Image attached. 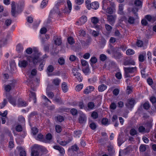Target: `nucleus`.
<instances>
[{
	"instance_id": "1",
	"label": "nucleus",
	"mask_w": 156,
	"mask_h": 156,
	"mask_svg": "<svg viewBox=\"0 0 156 156\" xmlns=\"http://www.w3.org/2000/svg\"><path fill=\"white\" fill-rule=\"evenodd\" d=\"M26 57L27 60L23 59L19 61V66L22 68L26 67L28 64V62H32L34 64H37L39 61V56L37 55L33 54L31 55H26Z\"/></svg>"
},
{
	"instance_id": "2",
	"label": "nucleus",
	"mask_w": 156,
	"mask_h": 156,
	"mask_svg": "<svg viewBox=\"0 0 156 156\" xmlns=\"http://www.w3.org/2000/svg\"><path fill=\"white\" fill-rule=\"evenodd\" d=\"M24 6V1L23 0H20L18 3L16 7L15 3L14 2H12L11 13L12 16H16L19 14L23 10V8Z\"/></svg>"
},
{
	"instance_id": "3",
	"label": "nucleus",
	"mask_w": 156,
	"mask_h": 156,
	"mask_svg": "<svg viewBox=\"0 0 156 156\" xmlns=\"http://www.w3.org/2000/svg\"><path fill=\"white\" fill-rule=\"evenodd\" d=\"M138 9L135 7L133 8L132 10L133 13L135 15V18L132 17L131 16H128V19H127L125 16H123L120 19L121 21H124L126 23H129V24H133L135 23L136 19L138 18L137 12L138 11Z\"/></svg>"
},
{
	"instance_id": "4",
	"label": "nucleus",
	"mask_w": 156,
	"mask_h": 156,
	"mask_svg": "<svg viewBox=\"0 0 156 156\" xmlns=\"http://www.w3.org/2000/svg\"><path fill=\"white\" fill-rule=\"evenodd\" d=\"M125 71V76L126 77H130L133 76L136 73L137 68L136 67H124Z\"/></svg>"
},
{
	"instance_id": "5",
	"label": "nucleus",
	"mask_w": 156,
	"mask_h": 156,
	"mask_svg": "<svg viewBox=\"0 0 156 156\" xmlns=\"http://www.w3.org/2000/svg\"><path fill=\"white\" fill-rule=\"evenodd\" d=\"M107 52L109 54H111L112 56L116 59H119L121 56V54L119 52L115 51V50H108Z\"/></svg>"
},
{
	"instance_id": "6",
	"label": "nucleus",
	"mask_w": 156,
	"mask_h": 156,
	"mask_svg": "<svg viewBox=\"0 0 156 156\" xmlns=\"http://www.w3.org/2000/svg\"><path fill=\"white\" fill-rule=\"evenodd\" d=\"M90 20L92 23L94 25V26L92 27L98 29H101V27L99 26L96 25L99 21L98 18L96 16L92 17H91Z\"/></svg>"
},
{
	"instance_id": "7",
	"label": "nucleus",
	"mask_w": 156,
	"mask_h": 156,
	"mask_svg": "<svg viewBox=\"0 0 156 156\" xmlns=\"http://www.w3.org/2000/svg\"><path fill=\"white\" fill-rule=\"evenodd\" d=\"M136 103V102L133 98H131L127 100L125 105L126 107L129 109H131L134 107Z\"/></svg>"
},
{
	"instance_id": "8",
	"label": "nucleus",
	"mask_w": 156,
	"mask_h": 156,
	"mask_svg": "<svg viewBox=\"0 0 156 156\" xmlns=\"http://www.w3.org/2000/svg\"><path fill=\"white\" fill-rule=\"evenodd\" d=\"M34 55H37L39 56V61H39L41 62L39 67V69L40 71L42 70L43 69V67H44V65L45 64V60L44 59V58H43V59H40L39 58V54H34Z\"/></svg>"
},
{
	"instance_id": "9",
	"label": "nucleus",
	"mask_w": 156,
	"mask_h": 156,
	"mask_svg": "<svg viewBox=\"0 0 156 156\" xmlns=\"http://www.w3.org/2000/svg\"><path fill=\"white\" fill-rule=\"evenodd\" d=\"M53 43L56 45H60L62 43V41L60 37L55 36H54L53 39Z\"/></svg>"
},
{
	"instance_id": "10",
	"label": "nucleus",
	"mask_w": 156,
	"mask_h": 156,
	"mask_svg": "<svg viewBox=\"0 0 156 156\" xmlns=\"http://www.w3.org/2000/svg\"><path fill=\"white\" fill-rule=\"evenodd\" d=\"M67 5L69 10L67 8H66L64 10H62V12L64 13L68 12L69 13L72 10V5L70 1L69 0H68L67 1Z\"/></svg>"
},
{
	"instance_id": "11",
	"label": "nucleus",
	"mask_w": 156,
	"mask_h": 156,
	"mask_svg": "<svg viewBox=\"0 0 156 156\" xmlns=\"http://www.w3.org/2000/svg\"><path fill=\"white\" fill-rule=\"evenodd\" d=\"M33 147L31 148L32 152L31 153V156H38L39 155V152L37 150L39 151L38 147Z\"/></svg>"
},
{
	"instance_id": "12",
	"label": "nucleus",
	"mask_w": 156,
	"mask_h": 156,
	"mask_svg": "<svg viewBox=\"0 0 156 156\" xmlns=\"http://www.w3.org/2000/svg\"><path fill=\"white\" fill-rule=\"evenodd\" d=\"M94 89V87L91 86L87 87L83 91V93L85 94H87L91 92Z\"/></svg>"
},
{
	"instance_id": "13",
	"label": "nucleus",
	"mask_w": 156,
	"mask_h": 156,
	"mask_svg": "<svg viewBox=\"0 0 156 156\" xmlns=\"http://www.w3.org/2000/svg\"><path fill=\"white\" fill-rule=\"evenodd\" d=\"M52 139V136L50 133H48L46 135L45 138H44L43 142L50 143Z\"/></svg>"
},
{
	"instance_id": "14",
	"label": "nucleus",
	"mask_w": 156,
	"mask_h": 156,
	"mask_svg": "<svg viewBox=\"0 0 156 156\" xmlns=\"http://www.w3.org/2000/svg\"><path fill=\"white\" fill-rule=\"evenodd\" d=\"M28 105V104L22 100L21 99H18L17 101V106L19 107H25Z\"/></svg>"
},
{
	"instance_id": "15",
	"label": "nucleus",
	"mask_w": 156,
	"mask_h": 156,
	"mask_svg": "<svg viewBox=\"0 0 156 156\" xmlns=\"http://www.w3.org/2000/svg\"><path fill=\"white\" fill-rule=\"evenodd\" d=\"M87 19L86 16H83L81 17L78 22H77L76 23V24H77L79 23V25H81L84 24L87 21Z\"/></svg>"
},
{
	"instance_id": "16",
	"label": "nucleus",
	"mask_w": 156,
	"mask_h": 156,
	"mask_svg": "<svg viewBox=\"0 0 156 156\" xmlns=\"http://www.w3.org/2000/svg\"><path fill=\"white\" fill-rule=\"evenodd\" d=\"M37 73V71L36 69H33L30 72H28L27 75L30 79H31Z\"/></svg>"
},
{
	"instance_id": "17",
	"label": "nucleus",
	"mask_w": 156,
	"mask_h": 156,
	"mask_svg": "<svg viewBox=\"0 0 156 156\" xmlns=\"http://www.w3.org/2000/svg\"><path fill=\"white\" fill-rule=\"evenodd\" d=\"M99 6V4L97 2H94L90 4V9L92 8L93 9H97Z\"/></svg>"
},
{
	"instance_id": "18",
	"label": "nucleus",
	"mask_w": 156,
	"mask_h": 156,
	"mask_svg": "<svg viewBox=\"0 0 156 156\" xmlns=\"http://www.w3.org/2000/svg\"><path fill=\"white\" fill-rule=\"evenodd\" d=\"M145 18L148 21L152 23L154 22L156 20V17L148 15L145 16Z\"/></svg>"
},
{
	"instance_id": "19",
	"label": "nucleus",
	"mask_w": 156,
	"mask_h": 156,
	"mask_svg": "<svg viewBox=\"0 0 156 156\" xmlns=\"http://www.w3.org/2000/svg\"><path fill=\"white\" fill-rule=\"evenodd\" d=\"M87 118L85 115L84 114H81L79 118V121L80 123H83L86 122Z\"/></svg>"
},
{
	"instance_id": "20",
	"label": "nucleus",
	"mask_w": 156,
	"mask_h": 156,
	"mask_svg": "<svg viewBox=\"0 0 156 156\" xmlns=\"http://www.w3.org/2000/svg\"><path fill=\"white\" fill-rule=\"evenodd\" d=\"M76 34L78 36H84L86 34L85 31L82 29H79L76 32Z\"/></svg>"
},
{
	"instance_id": "21",
	"label": "nucleus",
	"mask_w": 156,
	"mask_h": 156,
	"mask_svg": "<svg viewBox=\"0 0 156 156\" xmlns=\"http://www.w3.org/2000/svg\"><path fill=\"white\" fill-rule=\"evenodd\" d=\"M14 86L12 84H8L5 86L4 89L6 92H9L14 87Z\"/></svg>"
},
{
	"instance_id": "22",
	"label": "nucleus",
	"mask_w": 156,
	"mask_h": 156,
	"mask_svg": "<svg viewBox=\"0 0 156 156\" xmlns=\"http://www.w3.org/2000/svg\"><path fill=\"white\" fill-rule=\"evenodd\" d=\"M107 19L109 23L111 25L113 24L115 22V18L112 15H108Z\"/></svg>"
},
{
	"instance_id": "23",
	"label": "nucleus",
	"mask_w": 156,
	"mask_h": 156,
	"mask_svg": "<svg viewBox=\"0 0 156 156\" xmlns=\"http://www.w3.org/2000/svg\"><path fill=\"white\" fill-rule=\"evenodd\" d=\"M29 97L31 98H32L33 100H34V103H35L36 102V96L34 93L32 92L31 91H30L29 92Z\"/></svg>"
},
{
	"instance_id": "24",
	"label": "nucleus",
	"mask_w": 156,
	"mask_h": 156,
	"mask_svg": "<svg viewBox=\"0 0 156 156\" xmlns=\"http://www.w3.org/2000/svg\"><path fill=\"white\" fill-rule=\"evenodd\" d=\"M17 149L20 151V156H26V153L25 150L22 147H20L17 148Z\"/></svg>"
},
{
	"instance_id": "25",
	"label": "nucleus",
	"mask_w": 156,
	"mask_h": 156,
	"mask_svg": "<svg viewBox=\"0 0 156 156\" xmlns=\"http://www.w3.org/2000/svg\"><path fill=\"white\" fill-rule=\"evenodd\" d=\"M107 88V86L106 85L102 84L99 86L98 89L99 92H102L105 90Z\"/></svg>"
},
{
	"instance_id": "26",
	"label": "nucleus",
	"mask_w": 156,
	"mask_h": 156,
	"mask_svg": "<svg viewBox=\"0 0 156 156\" xmlns=\"http://www.w3.org/2000/svg\"><path fill=\"white\" fill-rule=\"evenodd\" d=\"M85 75H88L90 73V71L89 66L83 67L82 69Z\"/></svg>"
},
{
	"instance_id": "27",
	"label": "nucleus",
	"mask_w": 156,
	"mask_h": 156,
	"mask_svg": "<svg viewBox=\"0 0 156 156\" xmlns=\"http://www.w3.org/2000/svg\"><path fill=\"white\" fill-rule=\"evenodd\" d=\"M61 80L58 78H56L52 80V83L55 86H58Z\"/></svg>"
},
{
	"instance_id": "28",
	"label": "nucleus",
	"mask_w": 156,
	"mask_h": 156,
	"mask_svg": "<svg viewBox=\"0 0 156 156\" xmlns=\"http://www.w3.org/2000/svg\"><path fill=\"white\" fill-rule=\"evenodd\" d=\"M62 88L63 92L64 93L67 92L68 91V87L66 83L65 82L62 83Z\"/></svg>"
},
{
	"instance_id": "29",
	"label": "nucleus",
	"mask_w": 156,
	"mask_h": 156,
	"mask_svg": "<svg viewBox=\"0 0 156 156\" xmlns=\"http://www.w3.org/2000/svg\"><path fill=\"white\" fill-rule=\"evenodd\" d=\"M69 141H67L62 140L61 139L58 138L57 142L61 145L65 146L69 142Z\"/></svg>"
},
{
	"instance_id": "30",
	"label": "nucleus",
	"mask_w": 156,
	"mask_h": 156,
	"mask_svg": "<svg viewBox=\"0 0 156 156\" xmlns=\"http://www.w3.org/2000/svg\"><path fill=\"white\" fill-rule=\"evenodd\" d=\"M8 99L9 103L14 106L17 105L16 100L14 98L10 97L9 98H8Z\"/></svg>"
},
{
	"instance_id": "31",
	"label": "nucleus",
	"mask_w": 156,
	"mask_h": 156,
	"mask_svg": "<svg viewBox=\"0 0 156 156\" xmlns=\"http://www.w3.org/2000/svg\"><path fill=\"white\" fill-rule=\"evenodd\" d=\"M23 46L20 44H18L16 47V50L18 53H21L23 50Z\"/></svg>"
},
{
	"instance_id": "32",
	"label": "nucleus",
	"mask_w": 156,
	"mask_h": 156,
	"mask_svg": "<svg viewBox=\"0 0 156 156\" xmlns=\"http://www.w3.org/2000/svg\"><path fill=\"white\" fill-rule=\"evenodd\" d=\"M35 138L36 140H39L40 141L43 142V140H44V138L43 135L41 134H39L38 135L35 137Z\"/></svg>"
},
{
	"instance_id": "33",
	"label": "nucleus",
	"mask_w": 156,
	"mask_h": 156,
	"mask_svg": "<svg viewBox=\"0 0 156 156\" xmlns=\"http://www.w3.org/2000/svg\"><path fill=\"white\" fill-rule=\"evenodd\" d=\"M49 0H43L41 3L40 7L41 9L45 8L47 5Z\"/></svg>"
},
{
	"instance_id": "34",
	"label": "nucleus",
	"mask_w": 156,
	"mask_h": 156,
	"mask_svg": "<svg viewBox=\"0 0 156 156\" xmlns=\"http://www.w3.org/2000/svg\"><path fill=\"white\" fill-rule=\"evenodd\" d=\"M53 147L54 149L58 150L61 154H64V150L62 147Z\"/></svg>"
},
{
	"instance_id": "35",
	"label": "nucleus",
	"mask_w": 156,
	"mask_h": 156,
	"mask_svg": "<svg viewBox=\"0 0 156 156\" xmlns=\"http://www.w3.org/2000/svg\"><path fill=\"white\" fill-rule=\"evenodd\" d=\"M46 93L47 96L50 98L52 99L54 96L53 93L51 92H49L48 90V88H47L46 90Z\"/></svg>"
},
{
	"instance_id": "36",
	"label": "nucleus",
	"mask_w": 156,
	"mask_h": 156,
	"mask_svg": "<svg viewBox=\"0 0 156 156\" xmlns=\"http://www.w3.org/2000/svg\"><path fill=\"white\" fill-rule=\"evenodd\" d=\"M134 4L136 6L141 8L142 6V2L140 0H136L134 2Z\"/></svg>"
},
{
	"instance_id": "37",
	"label": "nucleus",
	"mask_w": 156,
	"mask_h": 156,
	"mask_svg": "<svg viewBox=\"0 0 156 156\" xmlns=\"http://www.w3.org/2000/svg\"><path fill=\"white\" fill-rule=\"evenodd\" d=\"M83 85L82 83H80L75 88V90L76 91H79L81 90L83 88Z\"/></svg>"
},
{
	"instance_id": "38",
	"label": "nucleus",
	"mask_w": 156,
	"mask_h": 156,
	"mask_svg": "<svg viewBox=\"0 0 156 156\" xmlns=\"http://www.w3.org/2000/svg\"><path fill=\"white\" fill-rule=\"evenodd\" d=\"M126 53L127 55H132L135 53V51L132 49H129L126 51Z\"/></svg>"
},
{
	"instance_id": "39",
	"label": "nucleus",
	"mask_w": 156,
	"mask_h": 156,
	"mask_svg": "<svg viewBox=\"0 0 156 156\" xmlns=\"http://www.w3.org/2000/svg\"><path fill=\"white\" fill-rule=\"evenodd\" d=\"M143 54H144V55H140L139 56V60L141 62H143L144 61L145 57L146 56V53L145 52H144Z\"/></svg>"
},
{
	"instance_id": "40",
	"label": "nucleus",
	"mask_w": 156,
	"mask_h": 156,
	"mask_svg": "<svg viewBox=\"0 0 156 156\" xmlns=\"http://www.w3.org/2000/svg\"><path fill=\"white\" fill-rule=\"evenodd\" d=\"M75 77L79 82H81L82 81L83 78L80 73H77V74H76V76H75Z\"/></svg>"
},
{
	"instance_id": "41",
	"label": "nucleus",
	"mask_w": 156,
	"mask_h": 156,
	"mask_svg": "<svg viewBox=\"0 0 156 156\" xmlns=\"http://www.w3.org/2000/svg\"><path fill=\"white\" fill-rule=\"evenodd\" d=\"M79 69V67H76L73 68L72 69V73L73 75L74 76H76V74L79 72H78V69Z\"/></svg>"
},
{
	"instance_id": "42",
	"label": "nucleus",
	"mask_w": 156,
	"mask_h": 156,
	"mask_svg": "<svg viewBox=\"0 0 156 156\" xmlns=\"http://www.w3.org/2000/svg\"><path fill=\"white\" fill-rule=\"evenodd\" d=\"M123 6L122 5L120 4L119 6V13L122 15L123 14Z\"/></svg>"
},
{
	"instance_id": "43",
	"label": "nucleus",
	"mask_w": 156,
	"mask_h": 156,
	"mask_svg": "<svg viewBox=\"0 0 156 156\" xmlns=\"http://www.w3.org/2000/svg\"><path fill=\"white\" fill-rule=\"evenodd\" d=\"M97 61V60L95 57H92L90 59V62L91 63V65L95 63Z\"/></svg>"
},
{
	"instance_id": "44",
	"label": "nucleus",
	"mask_w": 156,
	"mask_h": 156,
	"mask_svg": "<svg viewBox=\"0 0 156 156\" xmlns=\"http://www.w3.org/2000/svg\"><path fill=\"white\" fill-rule=\"evenodd\" d=\"M79 106L80 107V108L81 109H84L85 110H88V109L87 108V107L85 106L84 105V104L83 102H80L79 103Z\"/></svg>"
},
{
	"instance_id": "45",
	"label": "nucleus",
	"mask_w": 156,
	"mask_h": 156,
	"mask_svg": "<svg viewBox=\"0 0 156 156\" xmlns=\"http://www.w3.org/2000/svg\"><path fill=\"white\" fill-rule=\"evenodd\" d=\"M132 150L131 147H127L124 151V153L125 154H128L130 153Z\"/></svg>"
},
{
	"instance_id": "46",
	"label": "nucleus",
	"mask_w": 156,
	"mask_h": 156,
	"mask_svg": "<svg viewBox=\"0 0 156 156\" xmlns=\"http://www.w3.org/2000/svg\"><path fill=\"white\" fill-rule=\"evenodd\" d=\"M74 136L76 137H79L82 133V131L80 130L75 131L74 132Z\"/></svg>"
},
{
	"instance_id": "47",
	"label": "nucleus",
	"mask_w": 156,
	"mask_h": 156,
	"mask_svg": "<svg viewBox=\"0 0 156 156\" xmlns=\"http://www.w3.org/2000/svg\"><path fill=\"white\" fill-rule=\"evenodd\" d=\"M55 129L56 132L58 133H60L62 130L61 126L58 125H57L55 126Z\"/></svg>"
},
{
	"instance_id": "48",
	"label": "nucleus",
	"mask_w": 156,
	"mask_h": 156,
	"mask_svg": "<svg viewBox=\"0 0 156 156\" xmlns=\"http://www.w3.org/2000/svg\"><path fill=\"white\" fill-rule=\"evenodd\" d=\"M105 28L106 30L109 33H111L112 29V27L110 26V25L108 24H105Z\"/></svg>"
},
{
	"instance_id": "49",
	"label": "nucleus",
	"mask_w": 156,
	"mask_h": 156,
	"mask_svg": "<svg viewBox=\"0 0 156 156\" xmlns=\"http://www.w3.org/2000/svg\"><path fill=\"white\" fill-rule=\"evenodd\" d=\"M7 102L6 99H4L3 102L0 104V108H3L7 104Z\"/></svg>"
},
{
	"instance_id": "50",
	"label": "nucleus",
	"mask_w": 156,
	"mask_h": 156,
	"mask_svg": "<svg viewBox=\"0 0 156 156\" xmlns=\"http://www.w3.org/2000/svg\"><path fill=\"white\" fill-rule=\"evenodd\" d=\"M68 43L70 44H72L74 43V41L73 37H69L67 39Z\"/></svg>"
},
{
	"instance_id": "51",
	"label": "nucleus",
	"mask_w": 156,
	"mask_h": 156,
	"mask_svg": "<svg viewBox=\"0 0 156 156\" xmlns=\"http://www.w3.org/2000/svg\"><path fill=\"white\" fill-rule=\"evenodd\" d=\"M87 107L89 109H92L94 107V105L93 102H90L88 104Z\"/></svg>"
},
{
	"instance_id": "52",
	"label": "nucleus",
	"mask_w": 156,
	"mask_h": 156,
	"mask_svg": "<svg viewBox=\"0 0 156 156\" xmlns=\"http://www.w3.org/2000/svg\"><path fill=\"white\" fill-rule=\"evenodd\" d=\"M81 62L82 65L84 67L85 66L87 67V66H88V64L86 60L82 59L81 60Z\"/></svg>"
},
{
	"instance_id": "53",
	"label": "nucleus",
	"mask_w": 156,
	"mask_h": 156,
	"mask_svg": "<svg viewBox=\"0 0 156 156\" xmlns=\"http://www.w3.org/2000/svg\"><path fill=\"white\" fill-rule=\"evenodd\" d=\"M64 1L62 0H59L57 1L56 2H55V5L56 7H57L59 5H62L63 4Z\"/></svg>"
},
{
	"instance_id": "54",
	"label": "nucleus",
	"mask_w": 156,
	"mask_h": 156,
	"mask_svg": "<svg viewBox=\"0 0 156 156\" xmlns=\"http://www.w3.org/2000/svg\"><path fill=\"white\" fill-rule=\"evenodd\" d=\"M89 126L92 129L94 130L96 128L97 126L95 123L92 122L90 124Z\"/></svg>"
},
{
	"instance_id": "55",
	"label": "nucleus",
	"mask_w": 156,
	"mask_h": 156,
	"mask_svg": "<svg viewBox=\"0 0 156 156\" xmlns=\"http://www.w3.org/2000/svg\"><path fill=\"white\" fill-rule=\"evenodd\" d=\"M143 107L144 109H148L150 107L149 102L147 101L145 102L143 105Z\"/></svg>"
},
{
	"instance_id": "56",
	"label": "nucleus",
	"mask_w": 156,
	"mask_h": 156,
	"mask_svg": "<svg viewBox=\"0 0 156 156\" xmlns=\"http://www.w3.org/2000/svg\"><path fill=\"white\" fill-rule=\"evenodd\" d=\"M18 120L20 122L23 123L25 122V119L22 116H20L18 117Z\"/></svg>"
},
{
	"instance_id": "57",
	"label": "nucleus",
	"mask_w": 156,
	"mask_h": 156,
	"mask_svg": "<svg viewBox=\"0 0 156 156\" xmlns=\"http://www.w3.org/2000/svg\"><path fill=\"white\" fill-rule=\"evenodd\" d=\"M130 134L132 136H134L137 134V131L134 129H132L130 131Z\"/></svg>"
},
{
	"instance_id": "58",
	"label": "nucleus",
	"mask_w": 156,
	"mask_h": 156,
	"mask_svg": "<svg viewBox=\"0 0 156 156\" xmlns=\"http://www.w3.org/2000/svg\"><path fill=\"white\" fill-rule=\"evenodd\" d=\"M91 116L93 119H96L98 118V115L97 112H93L91 114Z\"/></svg>"
},
{
	"instance_id": "59",
	"label": "nucleus",
	"mask_w": 156,
	"mask_h": 156,
	"mask_svg": "<svg viewBox=\"0 0 156 156\" xmlns=\"http://www.w3.org/2000/svg\"><path fill=\"white\" fill-rule=\"evenodd\" d=\"M90 0H86L85 3L86 6L88 9H90Z\"/></svg>"
},
{
	"instance_id": "60",
	"label": "nucleus",
	"mask_w": 156,
	"mask_h": 156,
	"mask_svg": "<svg viewBox=\"0 0 156 156\" xmlns=\"http://www.w3.org/2000/svg\"><path fill=\"white\" fill-rule=\"evenodd\" d=\"M31 130L32 133L34 135H35L38 132V130L36 128H32Z\"/></svg>"
},
{
	"instance_id": "61",
	"label": "nucleus",
	"mask_w": 156,
	"mask_h": 156,
	"mask_svg": "<svg viewBox=\"0 0 156 156\" xmlns=\"http://www.w3.org/2000/svg\"><path fill=\"white\" fill-rule=\"evenodd\" d=\"M100 60L103 61H105L107 58V56L104 54H102L100 55Z\"/></svg>"
},
{
	"instance_id": "62",
	"label": "nucleus",
	"mask_w": 156,
	"mask_h": 156,
	"mask_svg": "<svg viewBox=\"0 0 156 156\" xmlns=\"http://www.w3.org/2000/svg\"><path fill=\"white\" fill-rule=\"evenodd\" d=\"M58 62L60 64L62 65L64 64L65 61L64 59L61 57L59 58Z\"/></svg>"
},
{
	"instance_id": "63",
	"label": "nucleus",
	"mask_w": 156,
	"mask_h": 156,
	"mask_svg": "<svg viewBox=\"0 0 156 156\" xmlns=\"http://www.w3.org/2000/svg\"><path fill=\"white\" fill-rule=\"evenodd\" d=\"M70 112L73 115H75L77 114V111L75 108H72Z\"/></svg>"
},
{
	"instance_id": "64",
	"label": "nucleus",
	"mask_w": 156,
	"mask_h": 156,
	"mask_svg": "<svg viewBox=\"0 0 156 156\" xmlns=\"http://www.w3.org/2000/svg\"><path fill=\"white\" fill-rule=\"evenodd\" d=\"M26 52L28 54L30 55L33 52L32 49L31 48H28L26 49Z\"/></svg>"
}]
</instances>
